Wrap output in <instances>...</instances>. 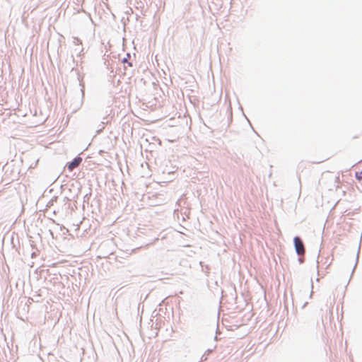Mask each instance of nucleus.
<instances>
[{"mask_svg":"<svg viewBox=\"0 0 362 362\" xmlns=\"http://www.w3.org/2000/svg\"><path fill=\"white\" fill-rule=\"evenodd\" d=\"M185 294V301L189 304H194L198 300V291L195 286L187 285V289H182V294Z\"/></svg>","mask_w":362,"mask_h":362,"instance_id":"f257e3e1","label":"nucleus"},{"mask_svg":"<svg viewBox=\"0 0 362 362\" xmlns=\"http://www.w3.org/2000/svg\"><path fill=\"white\" fill-rule=\"evenodd\" d=\"M304 261H305L304 256H298V262H300V264L303 263Z\"/></svg>","mask_w":362,"mask_h":362,"instance_id":"f8f14e48","label":"nucleus"},{"mask_svg":"<svg viewBox=\"0 0 362 362\" xmlns=\"http://www.w3.org/2000/svg\"><path fill=\"white\" fill-rule=\"evenodd\" d=\"M293 245L296 254L298 256H304L305 254V247L302 238L300 236H295L293 238Z\"/></svg>","mask_w":362,"mask_h":362,"instance_id":"f03ea898","label":"nucleus"},{"mask_svg":"<svg viewBox=\"0 0 362 362\" xmlns=\"http://www.w3.org/2000/svg\"><path fill=\"white\" fill-rule=\"evenodd\" d=\"M356 178L360 182H362V171L360 173H356Z\"/></svg>","mask_w":362,"mask_h":362,"instance_id":"9d476101","label":"nucleus"},{"mask_svg":"<svg viewBox=\"0 0 362 362\" xmlns=\"http://www.w3.org/2000/svg\"><path fill=\"white\" fill-rule=\"evenodd\" d=\"M185 194L184 193H182V200L184 199V198H185Z\"/></svg>","mask_w":362,"mask_h":362,"instance_id":"dca6fc26","label":"nucleus"},{"mask_svg":"<svg viewBox=\"0 0 362 362\" xmlns=\"http://www.w3.org/2000/svg\"><path fill=\"white\" fill-rule=\"evenodd\" d=\"M189 247H194L195 248V247L192 246L191 244H189V243L187 242H185L184 240V239L182 238V248H185V249H188Z\"/></svg>","mask_w":362,"mask_h":362,"instance_id":"6e6552de","label":"nucleus"},{"mask_svg":"<svg viewBox=\"0 0 362 362\" xmlns=\"http://www.w3.org/2000/svg\"><path fill=\"white\" fill-rule=\"evenodd\" d=\"M191 143H192L191 140L189 141H187V147H188L190 145Z\"/></svg>","mask_w":362,"mask_h":362,"instance_id":"2eb2a0df","label":"nucleus"},{"mask_svg":"<svg viewBox=\"0 0 362 362\" xmlns=\"http://www.w3.org/2000/svg\"><path fill=\"white\" fill-rule=\"evenodd\" d=\"M184 282H185V289L184 290L187 289V285H189V286H195L194 285V284L189 281L185 280Z\"/></svg>","mask_w":362,"mask_h":362,"instance_id":"1a4fd4ad","label":"nucleus"},{"mask_svg":"<svg viewBox=\"0 0 362 362\" xmlns=\"http://www.w3.org/2000/svg\"><path fill=\"white\" fill-rule=\"evenodd\" d=\"M192 248V247H189L188 249L182 248V254H185L188 257H192L193 255L196 254V252Z\"/></svg>","mask_w":362,"mask_h":362,"instance_id":"423d86ee","label":"nucleus"},{"mask_svg":"<svg viewBox=\"0 0 362 362\" xmlns=\"http://www.w3.org/2000/svg\"><path fill=\"white\" fill-rule=\"evenodd\" d=\"M82 162V158L81 157L75 158L73 161L69 163L67 165L68 170L71 172L74 168H77L81 163Z\"/></svg>","mask_w":362,"mask_h":362,"instance_id":"39448f33","label":"nucleus"},{"mask_svg":"<svg viewBox=\"0 0 362 362\" xmlns=\"http://www.w3.org/2000/svg\"><path fill=\"white\" fill-rule=\"evenodd\" d=\"M311 286H312V288H313V283L312 281H311Z\"/></svg>","mask_w":362,"mask_h":362,"instance_id":"f3484780","label":"nucleus"},{"mask_svg":"<svg viewBox=\"0 0 362 362\" xmlns=\"http://www.w3.org/2000/svg\"><path fill=\"white\" fill-rule=\"evenodd\" d=\"M183 162L186 163L189 167H195L197 160L192 156L187 155L185 151L182 150V163Z\"/></svg>","mask_w":362,"mask_h":362,"instance_id":"20e7f679","label":"nucleus"},{"mask_svg":"<svg viewBox=\"0 0 362 362\" xmlns=\"http://www.w3.org/2000/svg\"><path fill=\"white\" fill-rule=\"evenodd\" d=\"M184 121L186 123V126H188V118L185 115L182 117V123L184 122Z\"/></svg>","mask_w":362,"mask_h":362,"instance_id":"ddd939ff","label":"nucleus"},{"mask_svg":"<svg viewBox=\"0 0 362 362\" xmlns=\"http://www.w3.org/2000/svg\"><path fill=\"white\" fill-rule=\"evenodd\" d=\"M185 80V84H187V83H191V85H189V86H182V88H185L186 89V90H192L193 91V89L192 88L195 87L197 86V83L195 81V79L194 78L189 74H186L185 75V77H182V81Z\"/></svg>","mask_w":362,"mask_h":362,"instance_id":"7ed1b4c3","label":"nucleus"},{"mask_svg":"<svg viewBox=\"0 0 362 362\" xmlns=\"http://www.w3.org/2000/svg\"><path fill=\"white\" fill-rule=\"evenodd\" d=\"M358 255H359V251H358V253H357L356 261V264H355V266H354V269H355V268H356V265H357V263H358ZM354 272V269H353L352 273H353Z\"/></svg>","mask_w":362,"mask_h":362,"instance_id":"4468645a","label":"nucleus"},{"mask_svg":"<svg viewBox=\"0 0 362 362\" xmlns=\"http://www.w3.org/2000/svg\"><path fill=\"white\" fill-rule=\"evenodd\" d=\"M199 264L202 266L203 272H206L207 274L209 273V270L210 269V268H209V265H205L204 266V267H205V270H204V265H203V262H202V261L199 262Z\"/></svg>","mask_w":362,"mask_h":362,"instance_id":"0eeeda50","label":"nucleus"},{"mask_svg":"<svg viewBox=\"0 0 362 362\" xmlns=\"http://www.w3.org/2000/svg\"><path fill=\"white\" fill-rule=\"evenodd\" d=\"M212 352V350L211 349H208L205 354L202 356V360L204 361V360H206V356H205L206 354H209Z\"/></svg>","mask_w":362,"mask_h":362,"instance_id":"9b49d317","label":"nucleus"}]
</instances>
